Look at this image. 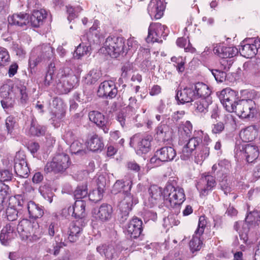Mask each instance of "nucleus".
<instances>
[{
    "label": "nucleus",
    "instance_id": "59",
    "mask_svg": "<svg viewBox=\"0 0 260 260\" xmlns=\"http://www.w3.org/2000/svg\"><path fill=\"white\" fill-rule=\"evenodd\" d=\"M225 126L223 122L219 121L211 126V131L213 134H220L224 129Z\"/></svg>",
    "mask_w": 260,
    "mask_h": 260
},
{
    "label": "nucleus",
    "instance_id": "35",
    "mask_svg": "<svg viewBox=\"0 0 260 260\" xmlns=\"http://www.w3.org/2000/svg\"><path fill=\"white\" fill-rule=\"evenodd\" d=\"M210 105H211L210 98H197L193 104L194 108L198 112L205 113L208 111Z\"/></svg>",
    "mask_w": 260,
    "mask_h": 260
},
{
    "label": "nucleus",
    "instance_id": "46",
    "mask_svg": "<svg viewBox=\"0 0 260 260\" xmlns=\"http://www.w3.org/2000/svg\"><path fill=\"white\" fill-rule=\"evenodd\" d=\"M88 194L87 185L86 183L78 185L74 191V196L76 200H82L87 197Z\"/></svg>",
    "mask_w": 260,
    "mask_h": 260
},
{
    "label": "nucleus",
    "instance_id": "5",
    "mask_svg": "<svg viewBox=\"0 0 260 260\" xmlns=\"http://www.w3.org/2000/svg\"><path fill=\"white\" fill-rule=\"evenodd\" d=\"M202 142L201 145L209 146L211 142V139L207 134L203 135L202 131L198 132V136L194 135L193 137L189 139L187 144L184 146L180 155L182 160H187L197 147Z\"/></svg>",
    "mask_w": 260,
    "mask_h": 260
},
{
    "label": "nucleus",
    "instance_id": "47",
    "mask_svg": "<svg viewBox=\"0 0 260 260\" xmlns=\"http://www.w3.org/2000/svg\"><path fill=\"white\" fill-rule=\"evenodd\" d=\"M100 77L99 72L97 70H92L84 77V81L87 84H93L99 79Z\"/></svg>",
    "mask_w": 260,
    "mask_h": 260
},
{
    "label": "nucleus",
    "instance_id": "44",
    "mask_svg": "<svg viewBox=\"0 0 260 260\" xmlns=\"http://www.w3.org/2000/svg\"><path fill=\"white\" fill-rule=\"evenodd\" d=\"M91 49L90 46L85 44L84 43L82 42L77 47L74 56L75 57L80 58L81 56L87 54L91 50Z\"/></svg>",
    "mask_w": 260,
    "mask_h": 260
},
{
    "label": "nucleus",
    "instance_id": "60",
    "mask_svg": "<svg viewBox=\"0 0 260 260\" xmlns=\"http://www.w3.org/2000/svg\"><path fill=\"white\" fill-rule=\"evenodd\" d=\"M14 104V100L11 97H6L1 101L3 108L6 110L12 108Z\"/></svg>",
    "mask_w": 260,
    "mask_h": 260
},
{
    "label": "nucleus",
    "instance_id": "53",
    "mask_svg": "<svg viewBox=\"0 0 260 260\" xmlns=\"http://www.w3.org/2000/svg\"><path fill=\"white\" fill-rule=\"evenodd\" d=\"M207 223V221L205 216H200L199 219L198 228L194 232L195 234L201 236L204 233Z\"/></svg>",
    "mask_w": 260,
    "mask_h": 260
},
{
    "label": "nucleus",
    "instance_id": "32",
    "mask_svg": "<svg viewBox=\"0 0 260 260\" xmlns=\"http://www.w3.org/2000/svg\"><path fill=\"white\" fill-rule=\"evenodd\" d=\"M192 85L197 98H210L209 95L211 90L207 85L203 82H198Z\"/></svg>",
    "mask_w": 260,
    "mask_h": 260
},
{
    "label": "nucleus",
    "instance_id": "15",
    "mask_svg": "<svg viewBox=\"0 0 260 260\" xmlns=\"http://www.w3.org/2000/svg\"><path fill=\"white\" fill-rule=\"evenodd\" d=\"M215 178L211 175H202L196 185L201 196H206L216 185Z\"/></svg>",
    "mask_w": 260,
    "mask_h": 260
},
{
    "label": "nucleus",
    "instance_id": "18",
    "mask_svg": "<svg viewBox=\"0 0 260 260\" xmlns=\"http://www.w3.org/2000/svg\"><path fill=\"white\" fill-rule=\"evenodd\" d=\"M88 117L89 120L102 128L104 133H108L110 123L108 119L102 113L97 111H90L88 114Z\"/></svg>",
    "mask_w": 260,
    "mask_h": 260
},
{
    "label": "nucleus",
    "instance_id": "29",
    "mask_svg": "<svg viewBox=\"0 0 260 260\" xmlns=\"http://www.w3.org/2000/svg\"><path fill=\"white\" fill-rule=\"evenodd\" d=\"M28 18L29 16L27 14L20 13L9 16L8 21L10 25L23 27L29 23Z\"/></svg>",
    "mask_w": 260,
    "mask_h": 260
},
{
    "label": "nucleus",
    "instance_id": "49",
    "mask_svg": "<svg viewBox=\"0 0 260 260\" xmlns=\"http://www.w3.org/2000/svg\"><path fill=\"white\" fill-rule=\"evenodd\" d=\"M103 189L101 187H98L90 192L88 194L89 200L93 202H98L103 198Z\"/></svg>",
    "mask_w": 260,
    "mask_h": 260
},
{
    "label": "nucleus",
    "instance_id": "33",
    "mask_svg": "<svg viewBox=\"0 0 260 260\" xmlns=\"http://www.w3.org/2000/svg\"><path fill=\"white\" fill-rule=\"evenodd\" d=\"M210 154V147L205 145H200L194 154V161L197 164L201 165Z\"/></svg>",
    "mask_w": 260,
    "mask_h": 260
},
{
    "label": "nucleus",
    "instance_id": "25",
    "mask_svg": "<svg viewBox=\"0 0 260 260\" xmlns=\"http://www.w3.org/2000/svg\"><path fill=\"white\" fill-rule=\"evenodd\" d=\"M165 4L163 0H151L148 6V12L151 17L160 19L164 15Z\"/></svg>",
    "mask_w": 260,
    "mask_h": 260
},
{
    "label": "nucleus",
    "instance_id": "2",
    "mask_svg": "<svg viewBox=\"0 0 260 260\" xmlns=\"http://www.w3.org/2000/svg\"><path fill=\"white\" fill-rule=\"evenodd\" d=\"M132 184V179L125 177L123 179L117 180L113 186L112 191L113 193L123 191V199L120 202L119 207L124 216H127L133 206L138 203V198L129 192Z\"/></svg>",
    "mask_w": 260,
    "mask_h": 260
},
{
    "label": "nucleus",
    "instance_id": "50",
    "mask_svg": "<svg viewBox=\"0 0 260 260\" xmlns=\"http://www.w3.org/2000/svg\"><path fill=\"white\" fill-rule=\"evenodd\" d=\"M5 125L8 134L13 136L14 127L16 125L15 118L12 116H8L5 120Z\"/></svg>",
    "mask_w": 260,
    "mask_h": 260
},
{
    "label": "nucleus",
    "instance_id": "4",
    "mask_svg": "<svg viewBox=\"0 0 260 260\" xmlns=\"http://www.w3.org/2000/svg\"><path fill=\"white\" fill-rule=\"evenodd\" d=\"M162 199L166 206L175 207L184 202L185 195L182 188L168 183L164 189Z\"/></svg>",
    "mask_w": 260,
    "mask_h": 260
},
{
    "label": "nucleus",
    "instance_id": "61",
    "mask_svg": "<svg viewBox=\"0 0 260 260\" xmlns=\"http://www.w3.org/2000/svg\"><path fill=\"white\" fill-rule=\"evenodd\" d=\"M12 174L8 170H0V181L6 182L11 180Z\"/></svg>",
    "mask_w": 260,
    "mask_h": 260
},
{
    "label": "nucleus",
    "instance_id": "1",
    "mask_svg": "<svg viewBox=\"0 0 260 260\" xmlns=\"http://www.w3.org/2000/svg\"><path fill=\"white\" fill-rule=\"evenodd\" d=\"M219 99L229 112H235L240 117L243 118H253L257 113L256 104L251 100H239L236 92L230 88L222 90Z\"/></svg>",
    "mask_w": 260,
    "mask_h": 260
},
{
    "label": "nucleus",
    "instance_id": "42",
    "mask_svg": "<svg viewBox=\"0 0 260 260\" xmlns=\"http://www.w3.org/2000/svg\"><path fill=\"white\" fill-rule=\"evenodd\" d=\"M102 38L100 34L87 32L86 36H82L81 40L82 42L87 40L89 44L88 46L91 47L92 45L100 44Z\"/></svg>",
    "mask_w": 260,
    "mask_h": 260
},
{
    "label": "nucleus",
    "instance_id": "34",
    "mask_svg": "<svg viewBox=\"0 0 260 260\" xmlns=\"http://www.w3.org/2000/svg\"><path fill=\"white\" fill-rule=\"evenodd\" d=\"M231 169V165L230 162L225 159L220 160L218 164H214L212 170L213 172L217 171V173H221L222 175L228 174Z\"/></svg>",
    "mask_w": 260,
    "mask_h": 260
},
{
    "label": "nucleus",
    "instance_id": "36",
    "mask_svg": "<svg viewBox=\"0 0 260 260\" xmlns=\"http://www.w3.org/2000/svg\"><path fill=\"white\" fill-rule=\"evenodd\" d=\"M256 135L255 126L250 125L241 131L240 137L243 141L249 142L252 141L255 138Z\"/></svg>",
    "mask_w": 260,
    "mask_h": 260
},
{
    "label": "nucleus",
    "instance_id": "26",
    "mask_svg": "<svg viewBox=\"0 0 260 260\" xmlns=\"http://www.w3.org/2000/svg\"><path fill=\"white\" fill-rule=\"evenodd\" d=\"M15 224L9 222L3 228L0 234V241L3 245H8L16 236L15 231Z\"/></svg>",
    "mask_w": 260,
    "mask_h": 260
},
{
    "label": "nucleus",
    "instance_id": "52",
    "mask_svg": "<svg viewBox=\"0 0 260 260\" xmlns=\"http://www.w3.org/2000/svg\"><path fill=\"white\" fill-rule=\"evenodd\" d=\"M116 119L122 128L126 127L128 124L129 119L126 113L123 111L119 112L117 114Z\"/></svg>",
    "mask_w": 260,
    "mask_h": 260
},
{
    "label": "nucleus",
    "instance_id": "17",
    "mask_svg": "<svg viewBox=\"0 0 260 260\" xmlns=\"http://www.w3.org/2000/svg\"><path fill=\"white\" fill-rule=\"evenodd\" d=\"M142 221L138 217H134L125 226L124 233L131 239L138 238L142 231Z\"/></svg>",
    "mask_w": 260,
    "mask_h": 260
},
{
    "label": "nucleus",
    "instance_id": "37",
    "mask_svg": "<svg viewBox=\"0 0 260 260\" xmlns=\"http://www.w3.org/2000/svg\"><path fill=\"white\" fill-rule=\"evenodd\" d=\"M75 217L79 218L80 221H83V218L85 217L86 202L84 200H76L74 204Z\"/></svg>",
    "mask_w": 260,
    "mask_h": 260
},
{
    "label": "nucleus",
    "instance_id": "9",
    "mask_svg": "<svg viewBox=\"0 0 260 260\" xmlns=\"http://www.w3.org/2000/svg\"><path fill=\"white\" fill-rule=\"evenodd\" d=\"M152 139L151 135H142L140 134H137L131 138L130 144L131 145L135 144L136 153L141 155L149 151Z\"/></svg>",
    "mask_w": 260,
    "mask_h": 260
},
{
    "label": "nucleus",
    "instance_id": "48",
    "mask_svg": "<svg viewBox=\"0 0 260 260\" xmlns=\"http://www.w3.org/2000/svg\"><path fill=\"white\" fill-rule=\"evenodd\" d=\"M15 91L20 94V102L23 104H25L28 99L26 87L21 84H19L15 86Z\"/></svg>",
    "mask_w": 260,
    "mask_h": 260
},
{
    "label": "nucleus",
    "instance_id": "21",
    "mask_svg": "<svg viewBox=\"0 0 260 260\" xmlns=\"http://www.w3.org/2000/svg\"><path fill=\"white\" fill-rule=\"evenodd\" d=\"M147 199L145 201V204L150 207L156 205L161 200L163 191L159 186L153 185L148 189Z\"/></svg>",
    "mask_w": 260,
    "mask_h": 260
},
{
    "label": "nucleus",
    "instance_id": "16",
    "mask_svg": "<svg viewBox=\"0 0 260 260\" xmlns=\"http://www.w3.org/2000/svg\"><path fill=\"white\" fill-rule=\"evenodd\" d=\"M14 170L16 174L22 178H27L29 169L25 159V155L21 152L16 153L14 158Z\"/></svg>",
    "mask_w": 260,
    "mask_h": 260
},
{
    "label": "nucleus",
    "instance_id": "7",
    "mask_svg": "<svg viewBox=\"0 0 260 260\" xmlns=\"http://www.w3.org/2000/svg\"><path fill=\"white\" fill-rule=\"evenodd\" d=\"M70 164L68 155L63 153H59L53 157L52 161L46 164L44 170L46 173H58L66 170Z\"/></svg>",
    "mask_w": 260,
    "mask_h": 260
},
{
    "label": "nucleus",
    "instance_id": "55",
    "mask_svg": "<svg viewBox=\"0 0 260 260\" xmlns=\"http://www.w3.org/2000/svg\"><path fill=\"white\" fill-rule=\"evenodd\" d=\"M212 74L215 80L219 82H222L226 78V73L221 70H211Z\"/></svg>",
    "mask_w": 260,
    "mask_h": 260
},
{
    "label": "nucleus",
    "instance_id": "39",
    "mask_svg": "<svg viewBox=\"0 0 260 260\" xmlns=\"http://www.w3.org/2000/svg\"><path fill=\"white\" fill-rule=\"evenodd\" d=\"M88 147L92 151L101 150L104 147L102 138L96 134L93 135L88 142Z\"/></svg>",
    "mask_w": 260,
    "mask_h": 260
},
{
    "label": "nucleus",
    "instance_id": "27",
    "mask_svg": "<svg viewBox=\"0 0 260 260\" xmlns=\"http://www.w3.org/2000/svg\"><path fill=\"white\" fill-rule=\"evenodd\" d=\"M93 213L96 219H99L102 221H106L111 218L113 208L109 204H103L98 209H94Z\"/></svg>",
    "mask_w": 260,
    "mask_h": 260
},
{
    "label": "nucleus",
    "instance_id": "14",
    "mask_svg": "<svg viewBox=\"0 0 260 260\" xmlns=\"http://www.w3.org/2000/svg\"><path fill=\"white\" fill-rule=\"evenodd\" d=\"M83 221L77 220L70 223L69 226H63L62 231L68 235V239L71 242H76L82 233Z\"/></svg>",
    "mask_w": 260,
    "mask_h": 260
},
{
    "label": "nucleus",
    "instance_id": "31",
    "mask_svg": "<svg viewBox=\"0 0 260 260\" xmlns=\"http://www.w3.org/2000/svg\"><path fill=\"white\" fill-rule=\"evenodd\" d=\"M47 12L44 9L40 10H34L31 15L30 17V22L31 25L35 27H39L43 24V20L46 18Z\"/></svg>",
    "mask_w": 260,
    "mask_h": 260
},
{
    "label": "nucleus",
    "instance_id": "58",
    "mask_svg": "<svg viewBox=\"0 0 260 260\" xmlns=\"http://www.w3.org/2000/svg\"><path fill=\"white\" fill-rule=\"evenodd\" d=\"M6 215L8 220L13 221L18 217L17 211L13 207H9L6 210Z\"/></svg>",
    "mask_w": 260,
    "mask_h": 260
},
{
    "label": "nucleus",
    "instance_id": "38",
    "mask_svg": "<svg viewBox=\"0 0 260 260\" xmlns=\"http://www.w3.org/2000/svg\"><path fill=\"white\" fill-rule=\"evenodd\" d=\"M52 105L55 108L53 114H58V117H64L66 115V105L62 99L55 98L52 101Z\"/></svg>",
    "mask_w": 260,
    "mask_h": 260
},
{
    "label": "nucleus",
    "instance_id": "30",
    "mask_svg": "<svg viewBox=\"0 0 260 260\" xmlns=\"http://www.w3.org/2000/svg\"><path fill=\"white\" fill-rule=\"evenodd\" d=\"M26 208L30 218L36 219L41 218L44 214L43 207L33 201L28 202L26 204Z\"/></svg>",
    "mask_w": 260,
    "mask_h": 260
},
{
    "label": "nucleus",
    "instance_id": "51",
    "mask_svg": "<svg viewBox=\"0 0 260 260\" xmlns=\"http://www.w3.org/2000/svg\"><path fill=\"white\" fill-rule=\"evenodd\" d=\"M10 62V57L7 50L0 48V66L8 65Z\"/></svg>",
    "mask_w": 260,
    "mask_h": 260
},
{
    "label": "nucleus",
    "instance_id": "63",
    "mask_svg": "<svg viewBox=\"0 0 260 260\" xmlns=\"http://www.w3.org/2000/svg\"><path fill=\"white\" fill-rule=\"evenodd\" d=\"M127 50H129L134 51L136 50L139 47L138 42L134 39V38H129L127 40Z\"/></svg>",
    "mask_w": 260,
    "mask_h": 260
},
{
    "label": "nucleus",
    "instance_id": "19",
    "mask_svg": "<svg viewBox=\"0 0 260 260\" xmlns=\"http://www.w3.org/2000/svg\"><path fill=\"white\" fill-rule=\"evenodd\" d=\"M96 250L101 255H104L106 258L109 260L116 258L121 251L119 246L115 243L99 246L97 247Z\"/></svg>",
    "mask_w": 260,
    "mask_h": 260
},
{
    "label": "nucleus",
    "instance_id": "24",
    "mask_svg": "<svg viewBox=\"0 0 260 260\" xmlns=\"http://www.w3.org/2000/svg\"><path fill=\"white\" fill-rule=\"evenodd\" d=\"M213 51L215 54L222 58L233 57L238 53L235 47L226 46L221 44H216L213 48Z\"/></svg>",
    "mask_w": 260,
    "mask_h": 260
},
{
    "label": "nucleus",
    "instance_id": "22",
    "mask_svg": "<svg viewBox=\"0 0 260 260\" xmlns=\"http://www.w3.org/2000/svg\"><path fill=\"white\" fill-rule=\"evenodd\" d=\"M175 99L178 102L182 104L195 101L197 97L192 85L189 87H186L180 90H178Z\"/></svg>",
    "mask_w": 260,
    "mask_h": 260
},
{
    "label": "nucleus",
    "instance_id": "45",
    "mask_svg": "<svg viewBox=\"0 0 260 260\" xmlns=\"http://www.w3.org/2000/svg\"><path fill=\"white\" fill-rule=\"evenodd\" d=\"M85 145L79 140L74 141L70 146V151L72 153L82 154L84 153Z\"/></svg>",
    "mask_w": 260,
    "mask_h": 260
},
{
    "label": "nucleus",
    "instance_id": "23",
    "mask_svg": "<svg viewBox=\"0 0 260 260\" xmlns=\"http://www.w3.org/2000/svg\"><path fill=\"white\" fill-rule=\"evenodd\" d=\"M78 81L79 79L76 75H68L62 78L61 81L57 83V87L61 93H67L76 86Z\"/></svg>",
    "mask_w": 260,
    "mask_h": 260
},
{
    "label": "nucleus",
    "instance_id": "54",
    "mask_svg": "<svg viewBox=\"0 0 260 260\" xmlns=\"http://www.w3.org/2000/svg\"><path fill=\"white\" fill-rule=\"evenodd\" d=\"M54 66H52V64L51 63L49 66V69L47 71L46 76L44 79V85L46 86H50L53 80V75L54 73Z\"/></svg>",
    "mask_w": 260,
    "mask_h": 260
},
{
    "label": "nucleus",
    "instance_id": "40",
    "mask_svg": "<svg viewBox=\"0 0 260 260\" xmlns=\"http://www.w3.org/2000/svg\"><path fill=\"white\" fill-rule=\"evenodd\" d=\"M192 130V125L189 121H186L179 127L178 133L180 138L185 139L190 138Z\"/></svg>",
    "mask_w": 260,
    "mask_h": 260
},
{
    "label": "nucleus",
    "instance_id": "20",
    "mask_svg": "<svg viewBox=\"0 0 260 260\" xmlns=\"http://www.w3.org/2000/svg\"><path fill=\"white\" fill-rule=\"evenodd\" d=\"M98 93L100 96L112 99L116 95L117 89L113 81H105L100 84Z\"/></svg>",
    "mask_w": 260,
    "mask_h": 260
},
{
    "label": "nucleus",
    "instance_id": "56",
    "mask_svg": "<svg viewBox=\"0 0 260 260\" xmlns=\"http://www.w3.org/2000/svg\"><path fill=\"white\" fill-rule=\"evenodd\" d=\"M243 94L247 100H257L260 98V93L255 90H246L243 91Z\"/></svg>",
    "mask_w": 260,
    "mask_h": 260
},
{
    "label": "nucleus",
    "instance_id": "28",
    "mask_svg": "<svg viewBox=\"0 0 260 260\" xmlns=\"http://www.w3.org/2000/svg\"><path fill=\"white\" fill-rule=\"evenodd\" d=\"M244 157L248 163L253 162L259 156V150L258 147L251 144H247L242 145V150Z\"/></svg>",
    "mask_w": 260,
    "mask_h": 260
},
{
    "label": "nucleus",
    "instance_id": "11",
    "mask_svg": "<svg viewBox=\"0 0 260 260\" xmlns=\"http://www.w3.org/2000/svg\"><path fill=\"white\" fill-rule=\"evenodd\" d=\"M258 226L260 228V213L254 211L249 213L245 218V222L243 223L244 231H239V234L241 239L246 241L248 239L247 233L251 228Z\"/></svg>",
    "mask_w": 260,
    "mask_h": 260
},
{
    "label": "nucleus",
    "instance_id": "57",
    "mask_svg": "<svg viewBox=\"0 0 260 260\" xmlns=\"http://www.w3.org/2000/svg\"><path fill=\"white\" fill-rule=\"evenodd\" d=\"M67 13L68 14V20L71 22L72 20H74L77 17L76 12H80L82 9L80 7H78L76 8H73L72 7H67Z\"/></svg>",
    "mask_w": 260,
    "mask_h": 260
},
{
    "label": "nucleus",
    "instance_id": "10",
    "mask_svg": "<svg viewBox=\"0 0 260 260\" xmlns=\"http://www.w3.org/2000/svg\"><path fill=\"white\" fill-rule=\"evenodd\" d=\"M53 55V50L49 45H43L35 48L31 52L29 63L36 67L41 60L50 58Z\"/></svg>",
    "mask_w": 260,
    "mask_h": 260
},
{
    "label": "nucleus",
    "instance_id": "43",
    "mask_svg": "<svg viewBox=\"0 0 260 260\" xmlns=\"http://www.w3.org/2000/svg\"><path fill=\"white\" fill-rule=\"evenodd\" d=\"M200 236L194 233L191 240L190 241L189 247L192 253L200 250L202 248L203 243L200 239Z\"/></svg>",
    "mask_w": 260,
    "mask_h": 260
},
{
    "label": "nucleus",
    "instance_id": "13",
    "mask_svg": "<svg viewBox=\"0 0 260 260\" xmlns=\"http://www.w3.org/2000/svg\"><path fill=\"white\" fill-rule=\"evenodd\" d=\"M167 27L159 23L151 24L148 29V35L146 38L148 43H161L162 36L165 37L167 33L165 32Z\"/></svg>",
    "mask_w": 260,
    "mask_h": 260
},
{
    "label": "nucleus",
    "instance_id": "3",
    "mask_svg": "<svg viewBox=\"0 0 260 260\" xmlns=\"http://www.w3.org/2000/svg\"><path fill=\"white\" fill-rule=\"evenodd\" d=\"M17 230L22 240L35 242L39 240L42 235V229L36 221H31L27 219L20 220Z\"/></svg>",
    "mask_w": 260,
    "mask_h": 260
},
{
    "label": "nucleus",
    "instance_id": "62",
    "mask_svg": "<svg viewBox=\"0 0 260 260\" xmlns=\"http://www.w3.org/2000/svg\"><path fill=\"white\" fill-rule=\"evenodd\" d=\"M62 247L61 243L56 242L55 244H53V249L47 248L46 249L47 252L50 254H53L54 255H57L59 253L60 248Z\"/></svg>",
    "mask_w": 260,
    "mask_h": 260
},
{
    "label": "nucleus",
    "instance_id": "64",
    "mask_svg": "<svg viewBox=\"0 0 260 260\" xmlns=\"http://www.w3.org/2000/svg\"><path fill=\"white\" fill-rule=\"evenodd\" d=\"M167 129V126L165 124H160L156 128V134L157 136L160 139H164L165 137V130Z\"/></svg>",
    "mask_w": 260,
    "mask_h": 260
},
{
    "label": "nucleus",
    "instance_id": "6",
    "mask_svg": "<svg viewBox=\"0 0 260 260\" xmlns=\"http://www.w3.org/2000/svg\"><path fill=\"white\" fill-rule=\"evenodd\" d=\"M103 48L107 53L113 57H117L120 54L127 53L125 45V39L122 37L109 36L104 43Z\"/></svg>",
    "mask_w": 260,
    "mask_h": 260
},
{
    "label": "nucleus",
    "instance_id": "12",
    "mask_svg": "<svg viewBox=\"0 0 260 260\" xmlns=\"http://www.w3.org/2000/svg\"><path fill=\"white\" fill-rule=\"evenodd\" d=\"M260 50V39H250L248 43L243 42L239 48L240 54L246 58L254 57Z\"/></svg>",
    "mask_w": 260,
    "mask_h": 260
},
{
    "label": "nucleus",
    "instance_id": "41",
    "mask_svg": "<svg viewBox=\"0 0 260 260\" xmlns=\"http://www.w3.org/2000/svg\"><path fill=\"white\" fill-rule=\"evenodd\" d=\"M46 131L45 126L38 124L36 120L32 119L29 128V133L31 135L42 136L45 134Z\"/></svg>",
    "mask_w": 260,
    "mask_h": 260
},
{
    "label": "nucleus",
    "instance_id": "8",
    "mask_svg": "<svg viewBox=\"0 0 260 260\" xmlns=\"http://www.w3.org/2000/svg\"><path fill=\"white\" fill-rule=\"evenodd\" d=\"M176 156L175 149L172 147H164L157 150L150 160L153 167L160 166L163 162H168L174 159Z\"/></svg>",
    "mask_w": 260,
    "mask_h": 260
}]
</instances>
